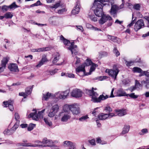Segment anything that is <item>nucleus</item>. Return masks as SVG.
I'll list each match as a JSON object with an SVG mask.
<instances>
[{
	"label": "nucleus",
	"mask_w": 149,
	"mask_h": 149,
	"mask_svg": "<svg viewBox=\"0 0 149 149\" xmlns=\"http://www.w3.org/2000/svg\"><path fill=\"white\" fill-rule=\"evenodd\" d=\"M94 88H92L91 90H88L86 92L91 97V100L94 102L98 103L100 102L101 100H104L108 97L107 95L104 96L103 95H100L98 97V94L93 91Z\"/></svg>",
	"instance_id": "f257e3e1"
},
{
	"label": "nucleus",
	"mask_w": 149,
	"mask_h": 149,
	"mask_svg": "<svg viewBox=\"0 0 149 149\" xmlns=\"http://www.w3.org/2000/svg\"><path fill=\"white\" fill-rule=\"evenodd\" d=\"M60 39L65 45L69 46V47L68 48V49L70 50L72 54H74V55H76L77 54L78 50L77 46L76 45H74V42L70 43L69 40L65 38L62 35L60 36Z\"/></svg>",
	"instance_id": "f03ea898"
},
{
	"label": "nucleus",
	"mask_w": 149,
	"mask_h": 149,
	"mask_svg": "<svg viewBox=\"0 0 149 149\" xmlns=\"http://www.w3.org/2000/svg\"><path fill=\"white\" fill-rule=\"evenodd\" d=\"M99 2H94L93 6L95 8L94 10V13L95 15L98 17H100L102 16L104 14L102 8L104 6L100 4V3Z\"/></svg>",
	"instance_id": "7ed1b4c3"
},
{
	"label": "nucleus",
	"mask_w": 149,
	"mask_h": 149,
	"mask_svg": "<svg viewBox=\"0 0 149 149\" xmlns=\"http://www.w3.org/2000/svg\"><path fill=\"white\" fill-rule=\"evenodd\" d=\"M93 63L90 59L87 58L85 62L81 65L79 66L76 69V72L77 73L81 71L84 72L85 73V68L86 66H89L91 65Z\"/></svg>",
	"instance_id": "20e7f679"
},
{
	"label": "nucleus",
	"mask_w": 149,
	"mask_h": 149,
	"mask_svg": "<svg viewBox=\"0 0 149 149\" xmlns=\"http://www.w3.org/2000/svg\"><path fill=\"white\" fill-rule=\"evenodd\" d=\"M35 144H33L30 143H19L17 144V146H23L25 147H43V145L42 144V141L37 140L34 141Z\"/></svg>",
	"instance_id": "39448f33"
},
{
	"label": "nucleus",
	"mask_w": 149,
	"mask_h": 149,
	"mask_svg": "<svg viewBox=\"0 0 149 149\" xmlns=\"http://www.w3.org/2000/svg\"><path fill=\"white\" fill-rule=\"evenodd\" d=\"M59 110V106L58 104L54 105L49 112L48 116L50 118L53 117L58 112Z\"/></svg>",
	"instance_id": "423d86ee"
},
{
	"label": "nucleus",
	"mask_w": 149,
	"mask_h": 149,
	"mask_svg": "<svg viewBox=\"0 0 149 149\" xmlns=\"http://www.w3.org/2000/svg\"><path fill=\"white\" fill-rule=\"evenodd\" d=\"M105 72L106 73H108L109 75L112 77L113 78H114L115 79L116 78L117 74H118L119 72V70L116 68V69H107Z\"/></svg>",
	"instance_id": "0eeeda50"
},
{
	"label": "nucleus",
	"mask_w": 149,
	"mask_h": 149,
	"mask_svg": "<svg viewBox=\"0 0 149 149\" xmlns=\"http://www.w3.org/2000/svg\"><path fill=\"white\" fill-rule=\"evenodd\" d=\"M83 93L80 89L75 88L73 89L71 93V95L74 97L78 98L82 96Z\"/></svg>",
	"instance_id": "6e6552de"
},
{
	"label": "nucleus",
	"mask_w": 149,
	"mask_h": 149,
	"mask_svg": "<svg viewBox=\"0 0 149 149\" xmlns=\"http://www.w3.org/2000/svg\"><path fill=\"white\" fill-rule=\"evenodd\" d=\"M71 111L74 115H77L80 113V110L79 105L76 104H72Z\"/></svg>",
	"instance_id": "1a4fd4ad"
},
{
	"label": "nucleus",
	"mask_w": 149,
	"mask_h": 149,
	"mask_svg": "<svg viewBox=\"0 0 149 149\" xmlns=\"http://www.w3.org/2000/svg\"><path fill=\"white\" fill-rule=\"evenodd\" d=\"M144 26V22L143 20L140 19L138 20L135 24L134 29L136 31L143 28Z\"/></svg>",
	"instance_id": "9d476101"
},
{
	"label": "nucleus",
	"mask_w": 149,
	"mask_h": 149,
	"mask_svg": "<svg viewBox=\"0 0 149 149\" xmlns=\"http://www.w3.org/2000/svg\"><path fill=\"white\" fill-rule=\"evenodd\" d=\"M69 94V91L66 90L63 92H59L55 93V97L60 99L66 98Z\"/></svg>",
	"instance_id": "9b49d317"
},
{
	"label": "nucleus",
	"mask_w": 149,
	"mask_h": 149,
	"mask_svg": "<svg viewBox=\"0 0 149 149\" xmlns=\"http://www.w3.org/2000/svg\"><path fill=\"white\" fill-rule=\"evenodd\" d=\"M116 116L113 113L105 114L103 113L100 114L98 115V118L100 120H104L108 118H110L113 116Z\"/></svg>",
	"instance_id": "f8f14e48"
},
{
	"label": "nucleus",
	"mask_w": 149,
	"mask_h": 149,
	"mask_svg": "<svg viewBox=\"0 0 149 149\" xmlns=\"http://www.w3.org/2000/svg\"><path fill=\"white\" fill-rule=\"evenodd\" d=\"M9 59V57L4 58L1 61V67H0V73L2 72L5 69L6 65Z\"/></svg>",
	"instance_id": "ddd939ff"
},
{
	"label": "nucleus",
	"mask_w": 149,
	"mask_h": 149,
	"mask_svg": "<svg viewBox=\"0 0 149 149\" xmlns=\"http://www.w3.org/2000/svg\"><path fill=\"white\" fill-rule=\"evenodd\" d=\"M101 17H102L99 21V23L101 24H103L107 20H111L112 19L111 17L109 15H106L104 14Z\"/></svg>",
	"instance_id": "4468645a"
},
{
	"label": "nucleus",
	"mask_w": 149,
	"mask_h": 149,
	"mask_svg": "<svg viewBox=\"0 0 149 149\" xmlns=\"http://www.w3.org/2000/svg\"><path fill=\"white\" fill-rule=\"evenodd\" d=\"M62 114V116L61 119V120L63 122H66L71 118V116L70 113H63V112L60 113L59 115Z\"/></svg>",
	"instance_id": "2eb2a0df"
},
{
	"label": "nucleus",
	"mask_w": 149,
	"mask_h": 149,
	"mask_svg": "<svg viewBox=\"0 0 149 149\" xmlns=\"http://www.w3.org/2000/svg\"><path fill=\"white\" fill-rule=\"evenodd\" d=\"M4 105H5L4 107H9L10 110L13 111L14 109L13 106V102L11 100H8L3 102Z\"/></svg>",
	"instance_id": "dca6fc26"
},
{
	"label": "nucleus",
	"mask_w": 149,
	"mask_h": 149,
	"mask_svg": "<svg viewBox=\"0 0 149 149\" xmlns=\"http://www.w3.org/2000/svg\"><path fill=\"white\" fill-rule=\"evenodd\" d=\"M53 141L50 140H48L47 138L44 139L42 141L43 147L51 146L53 144Z\"/></svg>",
	"instance_id": "f3484780"
},
{
	"label": "nucleus",
	"mask_w": 149,
	"mask_h": 149,
	"mask_svg": "<svg viewBox=\"0 0 149 149\" xmlns=\"http://www.w3.org/2000/svg\"><path fill=\"white\" fill-rule=\"evenodd\" d=\"M43 100H47L49 98H53L55 97V94L54 95L53 94L48 92L46 94H43Z\"/></svg>",
	"instance_id": "a211bd4d"
},
{
	"label": "nucleus",
	"mask_w": 149,
	"mask_h": 149,
	"mask_svg": "<svg viewBox=\"0 0 149 149\" xmlns=\"http://www.w3.org/2000/svg\"><path fill=\"white\" fill-rule=\"evenodd\" d=\"M111 8L110 13L111 15H115L116 14V11L118 9V7L116 5H113V3L111 2Z\"/></svg>",
	"instance_id": "6ab92c4d"
},
{
	"label": "nucleus",
	"mask_w": 149,
	"mask_h": 149,
	"mask_svg": "<svg viewBox=\"0 0 149 149\" xmlns=\"http://www.w3.org/2000/svg\"><path fill=\"white\" fill-rule=\"evenodd\" d=\"M72 104H65L64 105L63 108V113H70V111H71V109Z\"/></svg>",
	"instance_id": "aec40b11"
},
{
	"label": "nucleus",
	"mask_w": 149,
	"mask_h": 149,
	"mask_svg": "<svg viewBox=\"0 0 149 149\" xmlns=\"http://www.w3.org/2000/svg\"><path fill=\"white\" fill-rule=\"evenodd\" d=\"M8 68L11 71L17 72L18 71L17 66L15 64H12L9 65Z\"/></svg>",
	"instance_id": "412c9836"
},
{
	"label": "nucleus",
	"mask_w": 149,
	"mask_h": 149,
	"mask_svg": "<svg viewBox=\"0 0 149 149\" xmlns=\"http://www.w3.org/2000/svg\"><path fill=\"white\" fill-rule=\"evenodd\" d=\"M116 93V96L119 97L126 96L127 95V94L121 88H120L118 90Z\"/></svg>",
	"instance_id": "4be33fe9"
},
{
	"label": "nucleus",
	"mask_w": 149,
	"mask_h": 149,
	"mask_svg": "<svg viewBox=\"0 0 149 149\" xmlns=\"http://www.w3.org/2000/svg\"><path fill=\"white\" fill-rule=\"evenodd\" d=\"M75 144V143L68 141H66L63 142V145L66 147H70Z\"/></svg>",
	"instance_id": "5701e85b"
},
{
	"label": "nucleus",
	"mask_w": 149,
	"mask_h": 149,
	"mask_svg": "<svg viewBox=\"0 0 149 149\" xmlns=\"http://www.w3.org/2000/svg\"><path fill=\"white\" fill-rule=\"evenodd\" d=\"M116 111L118 115L120 116H123L127 114L126 110H116Z\"/></svg>",
	"instance_id": "b1692460"
},
{
	"label": "nucleus",
	"mask_w": 149,
	"mask_h": 149,
	"mask_svg": "<svg viewBox=\"0 0 149 149\" xmlns=\"http://www.w3.org/2000/svg\"><path fill=\"white\" fill-rule=\"evenodd\" d=\"M29 118L32 117L33 119L38 120L39 119L38 115L37 114L35 113H31L28 116Z\"/></svg>",
	"instance_id": "393cba45"
},
{
	"label": "nucleus",
	"mask_w": 149,
	"mask_h": 149,
	"mask_svg": "<svg viewBox=\"0 0 149 149\" xmlns=\"http://www.w3.org/2000/svg\"><path fill=\"white\" fill-rule=\"evenodd\" d=\"M91 65V67L89 73L86 74V75L90 74L92 72L94 71L95 70L97 66V65L94 63H93Z\"/></svg>",
	"instance_id": "a878e982"
},
{
	"label": "nucleus",
	"mask_w": 149,
	"mask_h": 149,
	"mask_svg": "<svg viewBox=\"0 0 149 149\" xmlns=\"http://www.w3.org/2000/svg\"><path fill=\"white\" fill-rule=\"evenodd\" d=\"M130 126L129 125H125L123 129L122 134H123L127 133L130 130Z\"/></svg>",
	"instance_id": "bb28decb"
},
{
	"label": "nucleus",
	"mask_w": 149,
	"mask_h": 149,
	"mask_svg": "<svg viewBox=\"0 0 149 149\" xmlns=\"http://www.w3.org/2000/svg\"><path fill=\"white\" fill-rule=\"evenodd\" d=\"M79 8L78 5H76L72 11V13L73 15L78 14L79 11Z\"/></svg>",
	"instance_id": "cd10ccee"
},
{
	"label": "nucleus",
	"mask_w": 149,
	"mask_h": 149,
	"mask_svg": "<svg viewBox=\"0 0 149 149\" xmlns=\"http://www.w3.org/2000/svg\"><path fill=\"white\" fill-rule=\"evenodd\" d=\"M19 125V121H16L13 126L11 129L13 134L15 131L17 129Z\"/></svg>",
	"instance_id": "c85d7f7f"
},
{
	"label": "nucleus",
	"mask_w": 149,
	"mask_h": 149,
	"mask_svg": "<svg viewBox=\"0 0 149 149\" xmlns=\"http://www.w3.org/2000/svg\"><path fill=\"white\" fill-rule=\"evenodd\" d=\"M32 87L30 86L26 88L25 89V93L26 96L31 94L32 91Z\"/></svg>",
	"instance_id": "c756f323"
},
{
	"label": "nucleus",
	"mask_w": 149,
	"mask_h": 149,
	"mask_svg": "<svg viewBox=\"0 0 149 149\" xmlns=\"http://www.w3.org/2000/svg\"><path fill=\"white\" fill-rule=\"evenodd\" d=\"M109 0H95L94 2H99L100 3V4L103 6H105L107 5V6H109V4L104 3V2H107L109 1Z\"/></svg>",
	"instance_id": "7c9ffc66"
},
{
	"label": "nucleus",
	"mask_w": 149,
	"mask_h": 149,
	"mask_svg": "<svg viewBox=\"0 0 149 149\" xmlns=\"http://www.w3.org/2000/svg\"><path fill=\"white\" fill-rule=\"evenodd\" d=\"M132 70L134 73H140L143 70L140 68L137 67H134L132 68Z\"/></svg>",
	"instance_id": "2f4dec72"
},
{
	"label": "nucleus",
	"mask_w": 149,
	"mask_h": 149,
	"mask_svg": "<svg viewBox=\"0 0 149 149\" xmlns=\"http://www.w3.org/2000/svg\"><path fill=\"white\" fill-rule=\"evenodd\" d=\"M107 36L108 39H109L111 40L113 42H117V38L116 37L112 36L109 35H108Z\"/></svg>",
	"instance_id": "473e14b6"
},
{
	"label": "nucleus",
	"mask_w": 149,
	"mask_h": 149,
	"mask_svg": "<svg viewBox=\"0 0 149 149\" xmlns=\"http://www.w3.org/2000/svg\"><path fill=\"white\" fill-rule=\"evenodd\" d=\"M135 87L138 90L140 89V88L141 87L142 85L137 80H135Z\"/></svg>",
	"instance_id": "72a5a7b5"
},
{
	"label": "nucleus",
	"mask_w": 149,
	"mask_h": 149,
	"mask_svg": "<svg viewBox=\"0 0 149 149\" xmlns=\"http://www.w3.org/2000/svg\"><path fill=\"white\" fill-rule=\"evenodd\" d=\"M3 133L5 135H10L13 134L11 129L10 130L8 129L5 130L3 132Z\"/></svg>",
	"instance_id": "f704fd0d"
},
{
	"label": "nucleus",
	"mask_w": 149,
	"mask_h": 149,
	"mask_svg": "<svg viewBox=\"0 0 149 149\" xmlns=\"http://www.w3.org/2000/svg\"><path fill=\"white\" fill-rule=\"evenodd\" d=\"M142 84H145V86L147 88V85L149 84V78H146V80H143L141 81Z\"/></svg>",
	"instance_id": "c9c22d12"
},
{
	"label": "nucleus",
	"mask_w": 149,
	"mask_h": 149,
	"mask_svg": "<svg viewBox=\"0 0 149 149\" xmlns=\"http://www.w3.org/2000/svg\"><path fill=\"white\" fill-rule=\"evenodd\" d=\"M127 97L129 96L131 98L133 99H136L138 98V96L137 95H135L134 93H132L131 94H127Z\"/></svg>",
	"instance_id": "e433bc0d"
},
{
	"label": "nucleus",
	"mask_w": 149,
	"mask_h": 149,
	"mask_svg": "<svg viewBox=\"0 0 149 149\" xmlns=\"http://www.w3.org/2000/svg\"><path fill=\"white\" fill-rule=\"evenodd\" d=\"M136 19V17H133V15L132 14V20L131 23L129 24V25L127 26V27H130L131 26H132L134 24L135 22V19Z\"/></svg>",
	"instance_id": "4c0bfd02"
},
{
	"label": "nucleus",
	"mask_w": 149,
	"mask_h": 149,
	"mask_svg": "<svg viewBox=\"0 0 149 149\" xmlns=\"http://www.w3.org/2000/svg\"><path fill=\"white\" fill-rule=\"evenodd\" d=\"M13 16L12 14L9 12H7L5 14V18L6 19L11 18Z\"/></svg>",
	"instance_id": "58836bf2"
},
{
	"label": "nucleus",
	"mask_w": 149,
	"mask_h": 149,
	"mask_svg": "<svg viewBox=\"0 0 149 149\" xmlns=\"http://www.w3.org/2000/svg\"><path fill=\"white\" fill-rule=\"evenodd\" d=\"M125 64L127 66H130L133 65L134 64V63L137 62V61H127L126 60H125Z\"/></svg>",
	"instance_id": "ea45409f"
},
{
	"label": "nucleus",
	"mask_w": 149,
	"mask_h": 149,
	"mask_svg": "<svg viewBox=\"0 0 149 149\" xmlns=\"http://www.w3.org/2000/svg\"><path fill=\"white\" fill-rule=\"evenodd\" d=\"M38 49V52L45 51L50 49V48L48 47L40 48Z\"/></svg>",
	"instance_id": "a19ab883"
},
{
	"label": "nucleus",
	"mask_w": 149,
	"mask_h": 149,
	"mask_svg": "<svg viewBox=\"0 0 149 149\" xmlns=\"http://www.w3.org/2000/svg\"><path fill=\"white\" fill-rule=\"evenodd\" d=\"M67 11V9L65 8L58 10V13L59 14H63Z\"/></svg>",
	"instance_id": "79ce46f5"
},
{
	"label": "nucleus",
	"mask_w": 149,
	"mask_h": 149,
	"mask_svg": "<svg viewBox=\"0 0 149 149\" xmlns=\"http://www.w3.org/2000/svg\"><path fill=\"white\" fill-rule=\"evenodd\" d=\"M18 7V6L16 4L15 2H13L9 6V8L10 9H15Z\"/></svg>",
	"instance_id": "37998d69"
},
{
	"label": "nucleus",
	"mask_w": 149,
	"mask_h": 149,
	"mask_svg": "<svg viewBox=\"0 0 149 149\" xmlns=\"http://www.w3.org/2000/svg\"><path fill=\"white\" fill-rule=\"evenodd\" d=\"M45 111V109H44L41 111H39L38 112V118H41L43 117V113L44 111Z\"/></svg>",
	"instance_id": "c03bdc74"
},
{
	"label": "nucleus",
	"mask_w": 149,
	"mask_h": 149,
	"mask_svg": "<svg viewBox=\"0 0 149 149\" xmlns=\"http://www.w3.org/2000/svg\"><path fill=\"white\" fill-rule=\"evenodd\" d=\"M44 120L46 124L48 125L49 126H52V123L47 118H45Z\"/></svg>",
	"instance_id": "a18cd8bd"
},
{
	"label": "nucleus",
	"mask_w": 149,
	"mask_h": 149,
	"mask_svg": "<svg viewBox=\"0 0 149 149\" xmlns=\"http://www.w3.org/2000/svg\"><path fill=\"white\" fill-rule=\"evenodd\" d=\"M35 126V125L33 124H30L28 127L27 129L28 131H31L32 130Z\"/></svg>",
	"instance_id": "49530a36"
},
{
	"label": "nucleus",
	"mask_w": 149,
	"mask_h": 149,
	"mask_svg": "<svg viewBox=\"0 0 149 149\" xmlns=\"http://www.w3.org/2000/svg\"><path fill=\"white\" fill-rule=\"evenodd\" d=\"M59 57V55L57 53L56 54V56L55 57L52 61V63H55L58 60Z\"/></svg>",
	"instance_id": "de8ad7c7"
},
{
	"label": "nucleus",
	"mask_w": 149,
	"mask_h": 149,
	"mask_svg": "<svg viewBox=\"0 0 149 149\" xmlns=\"http://www.w3.org/2000/svg\"><path fill=\"white\" fill-rule=\"evenodd\" d=\"M148 132V130L147 129L145 128L142 130L141 132L139 133V134L141 135H143Z\"/></svg>",
	"instance_id": "09e8293b"
},
{
	"label": "nucleus",
	"mask_w": 149,
	"mask_h": 149,
	"mask_svg": "<svg viewBox=\"0 0 149 149\" xmlns=\"http://www.w3.org/2000/svg\"><path fill=\"white\" fill-rule=\"evenodd\" d=\"M104 110L107 112L109 113L112 111V109L110 107L107 106L105 107Z\"/></svg>",
	"instance_id": "8fccbe9b"
},
{
	"label": "nucleus",
	"mask_w": 149,
	"mask_h": 149,
	"mask_svg": "<svg viewBox=\"0 0 149 149\" xmlns=\"http://www.w3.org/2000/svg\"><path fill=\"white\" fill-rule=\"evenodd\" d=\"M113 52V53L116 54V56H118L120 55V53L117 49L116 47L114 48Z\"/></svg>",
	"instance_id": "3c124183"
},
{
	"label": "nucleus",
	"mask_w": 149,
	"mask_h": 149,
	"mask_svg": "<svg viewBox=\"0 0 149 149\" xmlns=\"http://www.w3.org/2000/svg\"><path fill=\"white\" fill-rule=\"evenodd\" d=\"M88 118V117L87 116H84L79 118V120L81 121H83Z\"/></svg>",
	"instance_id": "603ef678"
},
{
	"label": "nucleus",
	"mask_w": 149,
	"mask_h": 149,
	"mask_svg": "<svg viewBox=\"0 0 149 149\" xmlns=\"http://www.w3.org/2000/svg\"><path fill=\"white\" fill-rule=\"evenodd\" d=\"M133 7L136 10H139L140 8V5L139 4H136L134 5Z\"/></svg>",
	"instance_id": "864d4df0"
},
{
	"label": "nucleus",
	"mask_w": 149,
	"mask_h": 149,
	"mask_svg": "<svg viewBox=\"0 0 149 149\" xmlns=\"http://www.w3.org/2000/svg\"><path fill=\"white\" fill-rule=\"evenodd\" d=\"M20 117L19 114L17 113H15V119L16 120V121H19V119Z\"/></svg>",
	"instance_id": "5fc2aeb1"
},
{
	"label": "nucleus",
	"mask_w": 149,
	"mask_h": 149,
	"mask_svg": "<svg viewBox=\"0 0 149 149\" xmlns=\"http://www.w3.org/2000/svg\"><path fill=\"white\" fill-rule=\"evenodd\" d=\"M76 29L79 31L83 32L84 29L83 27L81 26H76Z\"/></svg>",
	"instance_id": "6e6d98bb"
},
{
	"label": "nucleus",
	"mask_w": 149,
	"mask_h": 149,
	"mask_svg": "<svg viewBox=\"0 0 149 149\" xmlns=\"http://www.w3.org/2000/svg\"><path fill=\"white\" fill-rule=\"evenodd\" d=\"M1 8L3 11H6L10 8L9 7V6H7L6 5H4Z\"/></svg>",
	"instance_id": "4d7b16f0"
},
{
	"label": "nucleus",
	"mask_w": 149,
	"mask_h": 149,
	"mask_svg": "<svg viewBox=\"0 0 149 149\" xmlns=\"http://www.w3.org/2000/svg\"><path fill=\"white\" fill-rule=\"evenodd\" d=\"M60 6V3H56L53 6L51 7L50 8L52 9H53L54 8L56 9V8H57Z\"/></svg>",
	"instance_id": "13d9d810"
},
{
	"label": "nucleus",
	"mask_w": 149,
	"mask_h": 149,
	"mask_svg": "<svg viewBox=\"0 0 149 149\" xmlns=\"http://www.w3.org/2000/svg\"><path fill=\"white\" fill-rule=\"evenodd\" d=\"M66 76L67 77L70 78H74V74L72 73H67L66 74Z\"/></svg>",
	"instance_id": "bf43d9fd"
},
{
	"label": "nucleus",
	"mask_w": 149,
	"mask_h": 149,
	"mask_svg": "<svg viewBox=\"0 0 149 149\" xmlns=\"http://www.w3.org/2000/svg\"><path fill=\"white\" fill-rule=\"evenodd\" d=\"M89 17L94 22H96L97 20V18L94 17V15H89Z\"/></svg>",
	"instance_id": "052dcab7"
},
{
	"label": "nucleus",
	"mask_w": 149,
	"mask_h": 149,
	"mask_svg": "<svg viewBox=\"0 0 149 149\" xmlns=\"http://www.w3.org/2000/svg\"><path fill=\"white\" fill-rule=\"evenodd\" d=\"M40 61L44 63L45 62L47 61V60L45 56H43Z\"/></svg>",
	"instance_id": "680f3d73"
},
{
	"label": "nucleus",
	"mask_w": 149,
	"mask_h": 149,
	"mask_svg": "<svg viewBox=\"0 0 149 149\" xmlns=\"http://www.w3.org/2000/svg\"><path fill=\"white\" fill-rule=\"evenodd\" d=\"M58 69H55L53 70L49 71V73L51 75H52L54 74L55 73L57 72Z\"/></svg>",
	"instance_id": "e2e57ef3"
},
{
	"label": "nucleus",
	"mask_w": 149,
	"mask_h": 149,
	"mask_svg": "<svg viewBox=\"0 0 149 149\" xmlns=\"http://www.w3.org/2000/svg\"><path fill=\"white\" fill-rule=\"evenodd\" d=\"M74 60L75 61H76L75 63V64H77L79 63L80 62L79 58L77 57H76V58H74Z\"/></svg>",
	"instance_id": "0e129e2a"
},
{
	"label": "nucleus",
	"mask_w": 149,
	"mask_h": 149,
	"mask_svg": "<svg viewBox=\"0 0 149 149\" xmlns=\"http://www.w3.org/2000/svg\"><path fill=\"white\" fill-rule=\"evenodd\" d=\"M89 142L91 145H95V141L94 139L89 140Z\"/></svg>",
	"instance_id": "69168bd1"
},
{
	"label": "nucleus",
	"mask_w": 149,
	"mask_h": 149,
	"mask_svg": "<svg viewBox=\"0 0 149 149\" xmlns=\"http://www.w3.org/2000/svg\"><path fill=\"white\" fill-rule=\"evenodd\" d=\"M19 96H23L24 98H26L27 96L26 95L25 92H21L19 93Z\"/></svg>",
	"instance_id": "338daca9"
},
{
	"label": "nucleus",
	"mask_w": 149,
	"mask_h": 149,
	"mask_svg": "<svg viewBox=\"0 0 149 149\" xmlns=\"http://www.w3.org/2000/svg\"><path fill=\"white\" fill-rule=\"evenodd\" d=\"M44 63L42 62V61H40L38 64L36 66V67L37 68H40V67Z\"/></svg>",
	"instance_id": "774afa93"
}]
</instances>
